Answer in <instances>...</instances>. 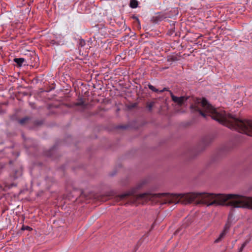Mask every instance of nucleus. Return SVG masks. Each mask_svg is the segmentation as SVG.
Here are the masks:
<instances>
[{"label":"nucleus","mask_w":252,"mask_h":252,"mask_svg":"<svg viewBox=\"0 0 252 252\" xmlns=\"http://www.w3.org/2000/svg\"><path fill=\"white\" fill-rule=\"evenodd\" d=\"M162 92H163V90H161L158 91V93H162Z\"/></svg>","instance_id":"obj_15"},{"label":"nucleus","mask_w":252,"mask_h":252,"mask_svg":"<svg viewBox=\"0 0 252 252\" xmlns=\"http://www.w3.org/2000/svg\"><path fill=\"white\" fill-rule=\"evenodd\" d=\"M14 62H15L19 66H21L22 64L25 62V59L24 58H15L14 59Z\"/></svg>","instance_id":"obj_5"},{"label":"nucleus","mask_w":252,"mask_h":252,"mask_svg":"<svg viewBox=\"0 0 252 252\" xmlns=\"http://www.w3.org/2000/svg\"><path fill=\"white\" fill-rule=\"evenodd\" d=\"M148 87L149 88L154 91V92H158V89H157L154 86H153V85H151V84H149L148 85Z\"/></svg>","instance_id":"obj_9"},{"label":"nucleus","mask_w":252,"mask_h":252,"mask_svg":"<svg viewBox=\"0 0 252 252\" xmlns=\"http://www.w3.org/2000/svg\"><path fill=\"white\" fill-rule=\"evenodd\" d=\"M154 106V102H150L148 103L147 105V107L148 108V109L151 111Z\"/></svg>","instance_id":"obj_10"},{"label":"nucleus","mask_w":252,"mask_h":252,"mask_svg":"<svg viewBox=\"0 0 252 252\" xmlns=\"http://www.w3.org/2000/svg\"><path fill=\"white\" fill-rule=\"evenodd\" d=\"M232 216L229 215L228 218V220L225 225L223 231L220 233L219 237L215 240V243H218L220 242L222 238H223L225 235L226 232L229 229L231 224V218Z\"/></svg>","instance_id":"obj_3"},{"label":"nucleus","mask_w":252,"mask_h":252,"mask_svg":"<svg viewBox=\"0 0 252 252\" xmlns=\"http://www.w3.org/2000/svg\"><path fill=\"white\" fill-rule=\"evenodd\" d=\"M145 181L138 184L131 188V195L140 189L145 184ZM131 203L146 204L149 201L152 203L165 205L181 204L187 205H252V196L241 194L213 193L209 192H189L186 193H143L136 196H131Z\"/></svg>","instance_id":"obj_1"},{"label":"nucleus","mask_w":252,"mask_h":252,"mask_svg":"<svg viewBox=\"0 0 252 252\" xmlns=\"http://www.w3.org/2000/svg\"><path fill=\"white\" fill-rule=\"evenodd\" d=\"M135 19H136V21H137L138 23L139 24L140 22H139L138 19L137 18H135Z\"/></svg>","instance_id":"obj_16"},{"label":"nucleus","mask_w":252,"mask_h":252,"mask_svg":"<svg viewBox=\"0 0 252 252\" xmlns=\"http://www.w3.org/2000/svg\"><path fill=\"white\" fill-rule=\"evenodd\" d=\"M84 196H85V194H82L81 195V197H83Z\"/></svg>","instance_id":"obj_17"},{"label":"nucleus","mask_w":252,"mask_h":252,"mask_svg":"<svg viewBox=\"0 0 252 252\" xmlns=\"http://www.w3.org/2000/svg\"><path fill=\"white\" fill-rule=\"evenodd\" d=\"M208 115L214 120L230 129L252 136V121L239 119L220 109H216L208 103Z\"/></svg>","instance_id":"obj_2"},{"label":"nucleus","mask_w":252,"mask_h":252,"mask_svg":"<svg viewBox=\"0 0 252 252\" xmlns=\"http://www.w3.org/2000/svg\"><path fill=\"white\" fill-rule=\"evenodd\" d=\"M234 207H242V208H247V209H251V210H252V206H233Z\"/></svg>","instance_id":"obj_11"},{"label":"nucleus","mask_w":252,"mask_h":252,"mask_svg":"<svg viewBox=\"0 0 252 252\" xmlns=\"http://www.w3.org/2000/svg\"><path fill=\"white\" fill-rule=\"evenodd\" d=\"M27 120H28V118H25L20 120L19 122L21 124H23Z\"/></svg>","instance_id":"obj_13"},{"label":"nucleus","mask_w":252,"mask_h":252,"mask_svg":"<svg viewBox=\"0 0 252 252\" xmlns=\"http://www.w3.org/2000/svg\"><path fill=\"white\" fill-rule=\"evenodd\" d=\"M138 3L135 0H131L130 1V6L132 8H136L137 6Z\"/></svg>","instance_id":"obj_7"},{"label":"nucleus","mask_w":252,"mask_h":252,"mask_svg":"<svg viewBox=\"0 0 252 252\" xmlns=\"http://www.w3.org/2000/svg\"><path fill=\"white\" fill-rule=\"evenodd\" d=\"M32 229L30 227V226H25V225H23L22 228H21V230L24 231V230H29V231H31Z\"/></svg>","instance_id":"obj_8"},{"label":"nucleus","mask_w":252,"mask_h":252,"mask_svg":"<svg viewBox=\"0 0 252 252\" xmlns=\"http://www.w3.org/2000/svg\"><path fill=\"white\" fill-rule=\"evenodd\" d=\"M169 93L172 100L180 106H182L188 98V97L184 96L181 97L176 96L173 94L171 91H169Z\"/></svg>","instance_id":"obj_4"},{"label":"nucleus","mask_w":252,"mask_h":252,"mask_svg":"<svg viewBox=\"0 0 252 252\" xmlns=\"http://www.w3.org/2000/svg\"><path fill=\"white\" fill-rule=\"evenodd\" d=\"M75 105L76 106H82L83 108H85L86 107V104L85 103V102L82 99H80L78 102H77Z\"/></svg>","instance_id":"obj_6"},{"label":"nucleus","mask_w":252,"mask_h":252,"mask_svg":"<svg viewBox=\"0 0 252 252\" xmlns=\"http://www.w3.org/2000/svg\"><path fill=\"white\" fill-rule=\"evenodd\" d=\"M247 244V242H244L239 249L238 252H242Z\"/></svg>","instance_id":"obj_12"},{"label":"nucleus","mask_w":252,"mask_h":252,"mask_svg":"<svg viewBox=\"0 0 252 252\" xmlns=\"http://www.w3.org/2000/svg\"><path fill=\"white\" fill-rule=\"evenodd\" d=\"M163 91L164 92V91H170L168 88H164L163 89Z\"/></svg>","instance_id":"obj_14"}]
</instances>
